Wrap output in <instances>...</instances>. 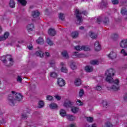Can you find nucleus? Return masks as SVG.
<instances>
[{"instance_id": "1", "label": "nucleus", "mask_w": 127, "mask_h": 127, "mask_svg": "<svg viewBox=\"0 0 127 127\" xmlns=\"http://www.w3.org/2000/svg\"><path fill=\"white\" fill-rule=\"evenodd\" d=\"M105 75H107L106 78V81L108 83H114L111 89L113 91H119L120 90V80L118 79L115 80L112 77V76L115 75V70L113 68H110L107 70L105 72Z\"/></svg>"}, {"instance_id": "2", "label": "nucleus", "mask_w": 127, "mask_h": 127, "mask_svg": "<svg viewBox=\"0 0 127 127\" xmlns=\"http://www.w3.org/2000/svg\"><path fill=\"white\" fill-rule=\"evenodd\" d=\"M12 94L8 96V101L10 106H14L15 101L20 102L22 100V95L20 93H15V91H12Z\"/></svg>"}, {"instance_id": "3", "label": "nucleus", "mask_w": 127, "mask_h": 127, "mask_svg": "<svg viewBox=\"0 0 127 127\" xmlns=\"http://www.w3.org/2000/svg\"><path fill=\"white\" fill-rule=\"evenodd\" d=\"M87 11H82L80 12V11L78 9H75V14L76 15V17L77 19V21H79L78 24H81L83 20H82V17L80 16L81 14H84V15H87Z\"/></svg>"}, {"instance_id": "4", "label": "nucleus", "mask_w": 127, "mask_h": 127, "mask_svg": "<svg viewBox=\"0 0 127 127\" xmlns=\"http://www.w3.org/2000/svg\"><path fill=\"white\" fill-rule=\"evenodd\" d=\"M7 56H9V64L6 65L7 67H10V66H12L13 65V60H12V58H11V55H7L6 56H3L0 58L1 61H2L3 63H5L6 62L7 63H8V62H6V57Z\"/></svg>"}, {"instance_id": "5", "label": "nucleus", "mask_w": 127, "mask_h": 127, "mask_svg": "<svg viewBox=\"0 0 127 127\" xmlns=\"http://www.w3.org/2000/svg\"><path fill=\"white\" fill-rule=\"evenodd\" d=\"M102 21L103 22L104 24L105 25H108L109 24V23L110 22V20L109 19V18L107 17H105L103 20L102 19V17H99L97 19V23H98V24H100Z\"/></svg>"}, {"instance_id": "6", "label": "nucleus", "mask_w": 127, "mask_h": 127, "mask_svg": "<svg viewBox=\"0 0 127 127\" xmlns=\"http://www.w3.org/2000/svg\"><path fill=\"white\" fill-rule=\"evenodd\" d=\"M75 50L77 51H81V50H84V51H90L91 50L89 46H77L74 47Z\"/></svg>"}, {"instance_id": "7", "label": "nucleus", "mask_w": 127, "mask_h": 127, "mask_svg": "<svg viewBox=\"0 0 127 127\" xmlns=\"http://www.w3.org/2000/svg\"><path fill=\"white\" fill-rule=\"evenodd\" d=\"M74 105V102H71V101L68 100L67 102H65L64 104V107L65 108H72Z\"/></svg>"}, {"instance_id": "8", "label": "nucleus", "mask_w": 127, "mask_h": 127, "mask_svg": "<svg viewBox=\"0 0 127 127\" xmlns=\"http://www.w3.org/2000/svg\"><path fill=\"white\" fill-rule=\"evenodd\" d=\"M107 56L109 59L113 60V59L117 58V54L114 52H111Z\"/></svg>"}, {"instance_id": "9", "label": "nucleus", "mask_w": 127, "mask_h": 127, "mask_svg": "<svg viewBox=\"0 0 127 127\" xmlns=\"http://www.w3.org/2000/svg\"><path fill=\"white\" fill-rule=\"evenodd\" d=\"M8 36H9V33L5 32L3 36H0V41H3V40H5Z\"/></svg>"}, {"instance_id": "10", "label": "nucleus", "mask_w": 127, "mask_h": 127, "mask_svg": "<svg viewBox=\"0 0 127 127\" xmlns=\"http://www.w3.org/2000/svg\"><path fill=\"white\" fill-rule=\"evenodd\" d=\"M120 47H122V48H127V39H124L121 41V44H120Z\"/></svg>"}, {"instance_id": "11", "label": "nucleus", "mask_w": 127, "mask_h": 127, "mask_svg": "<svg viewBox=\"0 0 127 127\" xmlns=\"http://www.w3.org/2000/svg\"><path fill=\"white\" fill-rule=\"evenodd\" d=\"M58 84L60 87H63V86H65V80L62 78H58Z\"/></svg>"}, {"instance_id": "12", "label": "nucleus", "mask_w": 127, "mask_h": 127, "mask_svg": "<svg viewBox=\"0 0 127 127\" xmlns=\"http://www.w3.org/2000/svg\"><path fill=\"white\" fill-rule=\"evenodd\" d=\"M94 46L95 51H101V45H100L99 41H96L94 44Z\"/></svg>"}, {"instance_id": "13", "label": "nucleus", "mask_w": 127, "mask_h": 127, "mask_svg": "<svg viewBox=\"0 0 127 127\" xmlns=\"http://www.w3.org/2000/svg\"><path fill=\"white\" fill-rule=\"evenodd\" d=\"M48 34L50 36H55L56 34V31L55 29L51 28L48 30Z\"/></svg>"}, {"instance_id": "14", "label": "nucleus", "mask_w": 127, "mask_h": 127, "mask_svg": "<svg viewBox=\"0 0 127 127\" xmlns=\"http://www.w3.org/2000/svg\"><path fill=\"white\" fill-rule=\"evenodd\" d=\"M30 113L26 111H24L23 113L21 115V119L22 120H26L27 118H28L29 115Z\"/></svg>"}, {"instance_id": "15", "label": "nucleus", "mask_w": 127, "mask_h": 127, "mask_svg": "<svg viewBox=\"0 0 127 127\" xmlns=\"http://www.w3.org/2000/svg\"><path fill=\"white\" fill-rule=\"evenodd\" d=\"M40 15V12L38 11H33L32 12V16L33 17H38Z\"/></svg>"}, {"instance_id": "16", "label": "nucleus", "mask_w": 127, "mask_h": 127, "mask_svg": "<svg viewBox=\"0 0 127 127\" xmlns=\"http://www.w3.org/2000/svg\"><path fill=\"white\" fill-rule=\"evenodd\" d=\"M74 84L75 86L77 87H79L81 84H82V82L81 81V79L80 78H76L74 81Z\"/></svg>"}, {"instance_id": "17", "label": "nucleus", "mask_w": 127, "mask_h": 127, "mask_svg": "<svg viewBox=\"0 0 127 127\" xmlns=\"http://www.w3.org/2000/svg\"><path fill=\"white\" fill-rule=\"evenodd\" d=\"M85 70L86 72H88V73H90L93 71V67L92 66L87 65L85 67Z\"/></svg>"}, {"instance_id": "18", "label": "nucleus", "mask_w": 127, "mask_h": 127, "mask_svg": "<svg viewBox=\"0 0 127 127\" xmlns=\"http://www.w3.org/2000/svg\"><path fill=\"white\" fill-rule=\"evenodd\" d=\"M9 5L10 7L11 8H13L15 7V2L14 1V0H10V2L9 3Z\"/></svg>"}, {"instance_id": "19", "label": "nucleus", "mask_w": 127, "mask_h": 127, "mask_svg": "<svg viewBox=\"0 0 127 127\" xmlns=\"http://www.w3.org/2000/svg\"><path fill=\"white\" fill-rule=\"evenodd\" d=\"M28 31H32L33 28H34V25L33 24H30L27 26Z\"/></svg>"}, {"instance_id": "20", "label": "nucleus", "mask_w": 127, "mask_h": 127, "mask_svg": "<svg viewBox=\"0 0 127 127\" xmlns=\"http://www.w3.org/2000/svg\"><path fill=\"white\" fill-rule=\"evenodd\" d=\"M62 55L64 57V58H66V59H68L69 58V55H68V53L67 52V51H64L62 53Z\"/></svg>"}, {"instance_id": "21", "label": "nucleus", "mask_w": 127, "mask_h": 127, "mask_svg": "<svg viewBox=\"0 0 127 127\" xmlns=\"http://www.w3.org/2000/svg\"><path fill=\"white\" fill-rule=\"evenodd\" d=\"M49 107L50 109L52 110H54L55 109H57L58 108V106H57V104L55 103H51L50 104Z\"/></svg>"}, {"instance_id": "22", "label": "nucleus", "mask_w": 127, "mask_h": 127, "mask_svg": "<svg viewBox=\"0 0 127 127\" xmlns=\"http://www.w3.org/2000/svg\"><path fill=\"white\" fill-rule=\"evenodd\" d=\"M38 107L39 109H41V108H43L44 107V102L43 101L41 100L38 103Z\"/></svg>"}, {"instance_id": "23", "label": "nucleus", "mask_w": 127, "mask_h": 127, "mask_svg": "<svg viewBox=\"0 0 127 127\" xmlns=\"http://www.w3.org/2000/svg\"><path fill=\"white\" fill-rule=\"evenodd\" d=\"M71 112L73 113V114H76L79 112V108L76 107H71Z\"/></svg>"}, {"instance_id": "24", "label": "nucleus", "mask_w": 127, "mask_h": 127, "mask_svg": "<svg viewBox=\"0 0 127 127\" xmlns=\"http://www.w3.org/2000/svg\"><path fill=\"white\" fill-rule=\"evenodd\" d=\"M18 2H19L21 4V5H23V6H25V5H26V4L27 3V2L25 0H17Z\"/></svg>"}, {"instance_id": "25", "label": "nucleus", "mask_w": 127, "mask_h": 127, "mask_svg": "<svg viewBox=\"0 0 127 127\" xmlns=\"http://www.w3.org/2000/svg\"><path fill=\"white\" fill-rule=\"evenodd\" d=\"M35 55H36V56H39V57H43V55H44V54H43V53L40 51H38L36 52L35 53Z\"/></svg>"}, {"instance_id": "26", "label": "nucleus", "mask_w": 127, "mask_h": 127, "mask_svg": "<svg viewBox=\"0 0 127 127\" xmlns=\"http://www.w3.org/2000/svg\"><path fill=\"white\" fill-rule=\"evenodd\" d=\"M90 36L92 39H96L97 37V35H95V34L92 31L89 32Z\"/></svg>"}, {"instance_id": "27", "label": "nucleus", "mask_w": 127, "mask_h": 127, "mask_svg": "<svg viewBox=\"0 0 127 127\" xmlns=\"http://www.w3.org/2000/svg\"><path fill=\"white\" fill-rule=\"evenodd\" d=\"M70 68L72 70H75V69H77V66H76V63L74 62H71L70 64Z\"/></svg>"}, {"instance_id": "28", "label": "nucleus", "mask_w": 127, "mask_h": 127, "mask_svg": "<svg viewBox=\"0 0 127 127\" xmlns=\"http://www.w3.org/2000/svg\"><path fill=\"white\" fill-rule=\"evenodd\" d=\"M122 15H126L127 14V8H123L121 11Z\"/></svg>"}, {"instance_id": "29", "label": "nucleus", "mask_w": 127, "mask_h": 127, "mask_svg": "<svg viewBox=\"0 0 127 127\" xmlns=\"http://www.w3.org/2000/svg\"><path fill=\"white\" fill-rule=\"evenodd\" d=\"M78 35H79V33H78V32H72L71 33L72 38H76V37H78Z\"/></svg>"}, {"instance_id": "30", "label": "nucleus", "mask_w": 127, "mask_h": 127, "mask_svg": "<svg viewBox=\"0 0 127 127\" xmlns=\"http://www.w3.org/2000/svg\"><path fill=\"white\" fill-rule=\"evenodd\" d=\"M60 114L62 117H65L66 115V111L64 109H61L60 112Z\"/></svg>"}, {"instance_id": "31", "label": "nucleus", "mask_w": 127, "mask_h": 127, "mask_svg": "<svg viewBox=\"0 0 127 127\" xmlns=\"http://www.w3.org/2000/svg\"><path fill=\"white\" fill-rule=\"evenodd\" d=\"M36 42L38 44H42L44 42L43 39L41 37H39L38 39L36 40Z\"/></svg>"}, {"instance_id": "32", "label": "nucleus", "mask_w": 127, "mask_h": 127, "mask_svg": "<svg viewBox=\"0 0 127 127\" xmlns=\"http://www.w3.org/2000/svg\"><path fill=\"white\" fill-rule=\"evenodd\" d=\"M91 65H99V61L98 60H93L90 61Z\"/></svg>"}, {"instance_id": "33", "label": "nucleus", "mask_w": 127, "mask_h": 127, "mask_svg": "<svg viewBox=\"0 0 127 127\" xmlns=\"http://www.w3.org/2000/svg\"><path fill=\"white\" fill-rule=\"evenodd\" d=\"M112 38L113 39V40H117L118 38H119V35L118 34H113L112 35Z\"/></svg>"}, {"instance_id": "34", "label": "nucleus", "mask_w": 127, "mask_h": 127, "mask_svg": "<svg viewBox=\"0 0 127 127\" xmlns=\"http://www.w3.org/2000/svg\"><path fill=\"white\" fill-rule=\"evenodd\" d=\"M67 119L71 122L75 120V117L73 115H68L67 116Z\"/></svg>"}, {"instance_id": "35", "label": "nucleus", "mask_w": 127, "mask_h": 127, "mask_svg": "<svg viewBox=\"0 0 127 127\" xmlns=\"http://www.w3.org/2000/svg\"><path fill=\"white\" fill-rule=\"evenodd\" d=\"M59 15L60 19H61V20H64L65 17L64 16V13H60L59 14Z\"/></svg>"}, {"instance_id": "36", "label": "nucleus", "mask_w": 127, "mask_h": 127, "mask_svg": "<svg viewBox=\"0 0 127 127\" xmlns=\"http://www.w3.org/2000/svg\"><path fill=\"white\" fill-rule=\"evenodd\" d=\"M47 42L48 44L50 45V46H52V45H53L54 44L53 42H52V41H51L49 38H47Z\"/></svg>"}, {"instance_id": "37", "label": "nucleus", "mask_w": 127, "mask_h": 127, "mask_svg": "<svg viewBox=\"0 0 127 127\" xmlns=\"http://www.w3.org/2000/svg\"><path fill=\"white\" fill-rule=\"evenodd\" d=\"M58 75L57 73L53 72H50V77H52V78H57V76Z\"/></svg>"}, {"instance_id": "38", "label": "nucleus", "mask_w": 127, "mask_h": 127, "mask_svg": "<svg viewBox=\"0 0 127 127\" xmlns=\"http://www.w3.org/2000/svg\"><path fill=\"white\" fill-rule=\"evenodd\" d=\"M102 104L103 105L104 108H107L109 105V103H108V102H107L106 100H103L102 101Z\"/></svg>"}, {"instance_id": "39", "label": "nucleus", "mask_w": 127, "mask_h": 127, "mask_svg": "<svg viewBox=\"0 0 127 127\" xmlns=\"http://www.w3.org/2000/svg\"><path fill=\"white\" fill-rule=\"evenodd\" d=\"M86 120L88 123H92L93 121H94V118L93 117H87Z\"/></svg>"}, {"instance_id": "40", "label": "nucleus", "mask_w": 127, "mask_h": 127, "mask_svg": "<svg viewBox=\"0 0 127 127\" xmlns=\"http://www.w3.org/2000/svg\"><path fill=\"white\" fill-rule=\"evenodd\" d=\"M77 53H78V52H74V55H72V58H79V56H80V55L79 54H77Z\"/></svg>"}, {"instance_id": "41", "label": "nucleus", "mask_w": 127, "mask_h": 127, "mask_svg": "<svg viewBox=\"0 0 127 127\" xmlns=\"http://www.w3.org/2000/svg\"><path fill=\"white\" fill-rule=\"evenodd\" d=\"M46 99H47L48 101H52V100H53V97L52 96L48 95V96H47V98H46Z\"/></svg>"}, {"instance_id": "42", "label": "nucleus", "mask_w": 127, "mask_h": 127, "mask_svg": "<svg viewBox=\"0 0 127 127\" xmlns=\"http://www.w3.org/2000/svg\"><path fill=\"white\" fill-rule=\"evenodd\" d=\"M76 104H77L78 106H83V105H84V103L79 99H78L77 101H76Z\"/></svg>"}, {"instance_id": "43", "label": "nucleus", "mask_w": 127, "mask_h": 127, "mask_svg": "<svg viewBox=\"0 0 127 127\" xmlns=\"http://www.w3.org/2000/svg\"><path fill=\"white\" fill-rule=\"evenodd\" d=\"M61 71L64 73H67V72H68V69H67L66 67H62L61 68Z\"/></svg>"}, {"instance_id": "44", "label": "nucleus", "mask_w": 127, "mask_h": 127, "mask_svg": "<svg viewBox=\"0 0 127 127\" xmlns=\"http://www.w3.org/2000/svg\"><path fill=\"white\" fill-rule=\"evenodd\" d=\"M121 53L123 54L124 56H127V53L126 52V50L122 49L121 50Z\"/></svg>"}, {"instance_id": "45", "label": "nucleus", "mask_w": 127, "mask_h": 127, "mask_svg": "<svg viewBox=\"0 0 127 127\" xmlns=\"http://www.w3.org/2000/svg\"><path fill=\"white\" fill-rule=\"evenodd\" d=\"M83 95H84V90L80 89V91H79V97H80L81 98V97H83Z\"/></svg>"}, {"instance_id": "46", "label": "nucleus", "mask_w": 127, "mask_h": 127, "mask_svg": "<svg viewBox=\"0 0 127 127\" xmlns=\"http://www.w3.org/2000/svg\"><path fill=\"white\" fill-rule=\"evenodd\" d=\"M112 2L113 4H118L119 0H112Z\"/></svg>"}, {"instance_id": "47", "label": "nucleus", "mask_w": 127, "mask_h": 127, "mask_svg": "<svg viewBox=\"0 0 127 127\" xmlns=\"http://www.w3.org/2000/svg\"><path fill=\"white\" fill-rule=\"evenodd\" d=\"M27 48L29 50H32L33 47L32 46V44H30L29 45H27Z\"/></svg>"}, {"instance_id": "48", "label": "nucleus", "mask_w": 127, "mask_h": 127, "mask_svg": "<svg viewBox=\"0 0 127 127\" xmlns=\"http://www.w3.org/2000/svg\"><path fill=\"white\" fill-rule=\"evenodd\" d=\"M106 127H113V124L110 122H107L106 124Z\"/></svg>"}, {"instance_id": "49", "label": "nucleus", "mask_w": 127, "mask_h": 127, "mask_svg": "<svg viewBox=\"0 0 127 127\" xmlns=\"http://www.w3.org/2000/svg\"><path fill=\"white\" fill-rule=\"evenodd\" d=\"M50 64L51 65V67H53L54 65H55V61H52L50 62Z\"/></svg>"}, {"instance_id": "50", "label": "nucleus", "mask_w": 127, "mask_h": 127, "mask_svg": "<svg viewBox=\"0 0 127 127\" xmlns=\"http://www.w3.org/2000/svg\"><path fill=\"white\" fill-rule=\"evenodd\" d=\"M55 98L58 100V101H60L61 100V97L59 95H56L55 96Z\"/></svg>"}, {"instance_id": "51", "label": "nucleus", "mask_w": 127, "mask_h": 127, "mask_svg": "<svg viewBox=\"0 0 127 127\" xmlns=\"http://www.w3.org/2000/svg\"><path fill=\"white\" fill-rule=\"evenodd\" d=\"M96 90H97V91H101V90H102V86L99 85L96 86Z\"/></svg>"}, {"instance_id": "52", "label": "nucleus", "mask_w": 127, "mask_h": 127, "mask_svg": "<svg viewBox=\"0 0 127 127\" xmlns=\"http://www.w3.org/2000/svg\"><path fill=\"white\" fill-rule=\"evenodd\" d=\"M17 81H18V82H21V81H22V78H21L20 76H18Z\"/></svg>"}, {"instance_id": "53", "label": "nucleus", "mask_w": 127, "mask_h": 127, "mask_svg": "<svg viewBox=\"0 0 127 127\" xmlns=\"http://www.w3.org/2000/svg\"><path fill=\"white\" fill-rule=\"evenodd\" d=\"M101 4H103V5H104V6H107V3H105L104 2V0H102L101 1Z\"/></svg>"}, {"instance_id": "54", "label": "nucleus", "mask_w": 127, "mask_h": 127, "mask_svg": "<svg viewBox=\"0 0 127 127\" xmlns=\"http://www.w3.org/2000/svg\"><path fill=\"white\" fill-rule=\"evenodd\" d=\"M45 55L47 57H49L50 54L48 52H46V53H45Z\"/></svg>"}, {"instance_id": "55", "label": "nucleus", "mask_w": 127, "mask_h": 127, "mask_svg": "<svg viewBox=\"0 0 127 127\" xmlns=\"http://www.w3.org/2000/svg\"><path fill=\"white\" fill-rule=\"evenodd\" d=\"M124 100L125 101H127V95L124 97Z\"/></svg>"}, {"instance_id": "56", "label": "nucleus", "mask_w": 127, "mask_h": 127, "mask_svg": "<svg viewBox=\"0 0 127 127\" xmlns=\"http://www.w3.org/2000/svg\"><path fill=\"white\" fill-rule=\"evenodd\" d=\"M84 27L83 26H81V27H79V29L80 30H82L83 29H84Z\"/></svg>"}, {"instance_id": "57", "label": "nucleus", "mask_w": 127, "mask_h": 127, "mask_svg": "<svg viewBox=\"0 0 127 127\" xmlns=\"http://www.w3.org/2000/svg\"><path fill=\"white\" fill-rule=\"evenodd\" d=\"M69 127H75V125H74L73 124H70Z\"/></svg>"}, {"instance_id": "58", "label": "nucleus", "mask_w": 127, "mask_h": 127, "mask_svg": "<svg viewBox=\"0 0 127 127\" xmlns=\"http://www.w3.org/2000/svg\"><path fill=\"white\" fill-rule=\"evenodd\" d=\"M0 124H4V121L3 120H2V121H0Z\"/></svg>"}, {"instance_id": "59", "label": "nucleus", "mask_w": 127, "mask_h": 127, "mask_svg": "<svg viewBox=\"0 0 127 127\" xmlns=\"http://www.w3.org/2000/svg\"><path fill=\"white\" fill-rule=\"evenodd\" d=\"M18 43H23V41H18Z\"/></svg>"}, {"instance_id": "60", "label": "nucleus", "mask_w": 127, "mask_h": 127, "mask_svg": "<svg viewBox=\"0 0 127 127\" xmlns=\"http://www.w3.org/2000/svg\"><path fill=\"white\" fill-rule=\"evenodd\" d=\"M61 66H63L64 65V63H61Z\"/></svg>"}, {"instance_id": "61", "label": "nucleus", "mask_w": 127, "mask_h": 127, "mask_svg": "<svg viewBox=\"0 0 127 127\" xmlns=\"http://www.w3.org/2000/svg\"><path fill=\"white\" fill-rule=\"evenodd\" d=\"M2 113H1V111H0V116H1V115H2Z\"/></svg>"}, {"instance_id": "62", "label": "nucleus", "mask_w": 127, "mask_h": 127, "mask_svg": "<svg viewBox=\"0 0 127 127\" xmlns=\"http://www.w3.org/2000/svg\"><path fill=\"white\" fill-rule=\"evenodd\" d=\"M1 85V81H0V86Z\"/></svg>"}, {"instance_id": "63", "label": "nucleus", "mask_w": 127, "mask_h": 127, "mask_svg": "<svg viewBox=\"0 0 127 127\" xmlns=\"http://www.w3.org/2000/svg\"><path fill=\"white\" fill-rule=\"evenodd\" d=\"M17 47H19V45H17Z\"/></svg>"}]
</instances>
